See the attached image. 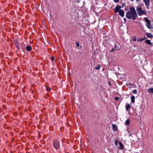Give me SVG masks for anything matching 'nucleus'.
<instances>
[{
	"label": "nucleus",
	"instance_id": "nucleus-32",
	"mask_svg": "<svg viewBox=\"0 0 153 153\" xmlns=\"http://www.w3.org/2000/svg\"><path fill=\"white\" fill-rule=\"evenodd\" d=\"M123 19L125 21V22H126V19L125 18H124Z\"/></svg>",
	"mask_w": 153,
	"mask_h": 153
},
{
	"label": "nucleus",
	"instance_id": "nucleus-20",
	"mask_svg": "<svg viewBox=\"0 0 153 153\" xmlns=\"http://www.w3.org/2000/svg\"><path fill=\"white\" fill-rule=\"evenodd\" d=\"M115 145L117 146V145H119V141L117 140H115Z\"/></svg>",
	"mask_w": 153,
	"mask_h": 153
},
{
	"label": "nucleus",
	"instance_id": "nucleus-24",
	"mask_svg": "<svg viewBox=\"0 0 153 153\" xmlns=\"http://www.w3.org/2000/svg\"><path fill=\"white\" fill-rule=\"evenodd\" d=\"M137 91L136 90H134L133 91V93L134 94H135L137 93Z\"/></svg>",
	"mask_w": 153,
	"mask_h": 153
},
{
	"label": "nucleus",
	"instance_id": "nucleus-22",
	"mask_svg": "<svg viewBox=\"0 0 153 153\" xmlns=\"http://www.w3.org/2000/svg\"><path fill=\"white\" fill-rule=\"evenodd\" d=\"M132 40L134 41H135L137 40V37H134L132 39Z\"/></svg>",
	"mask_w": 153,
	"mask_h": 153
},
{
	"label": "nucleus",
	"instance_id": "nucleus-27",
	"mask_svg": "<svg viewBox=\"0 0 153 153\" xmlns=\"http://www.w3.org/2000/svg\"><path fill=\"white\" fill-rule=\"evenodd\" d=\"M114 50H115V49H114V48H112V49H111V50H110V51L111 52H113V51H114Z\"/></svg>",
	"mask_w": 153,
	"mask_h": 153
},
{
	"label": "nucleus",
	"instance_id": "nucleus-18",
	"mask_svg": "<svg viewBox=\"0 0 153 153\" xmlns=\"http://www.w3.org/2000/svg\"><path fill=\"white\" fill-rule=\"evenodd\" d=\"M149 91L151 93H153V88H151L149 90Z\"/></svg>",
	"mask_w": 153,
	"mask_h": 153
},
{
	"label": "nucleus",
	"instance_id": "nucleus-34",
	"mask_svg": "<svg viewBox=\"0 0 153 153\" xmlns=\"http://www.w3.org/2000/svg\"><path fill=\"white\" fill-rule=\"evenodd\" d=\"M129 85H131H131L130 84H129Z\"/></svg>",
	"mask_w": 153,
	"mask_h": 153
},
{
	"label": "nucleus",
	"instance_id": "nucleus-28",
	"mask_svg": "<svg viewBox=\"0 0 153 153\" xmlns=\"http://www.w3.org/2000/svg\"><path fill=\"white\" fill-rule=\"evenodd\" d=\"M146 26L149 29H151V27L149 25H146Z\"/></svg>",
	"mask_w": 153,
	"mask_h": 153
},
{
	"label": "nucleus",
	"instance_id": "nucleus-29",
	"mask_svg": "<svg viewBox=\"0 0 153 153\" xmlns=\"http://www.w3.org/2000/svg\"><path fill=\"white\" fill-rule=\"evenodd\" d=\"M143 40V39H138V40H137V41H140V42H141Z\"/></svg>",
	"mask_w": 153,
	"mask_h": 153
},
{
	"label": "nucleus",
	"instance_id": "nucleus-9",
	"mask_svg": "<svg viewBox=\"0 0 153 153\" xmlns=\"http://www.w3.org/2000/svg\"><path fill=\"white\" fill-rule=\"evenodd\" d=\"M145 21L146 22V23L148 24L149 25H150V21L147 18H145L144 19Z\"/></svg>",
	"mask_w": 153,
	"mask_h": 153
},
{
	"label": "nucleus",
	"instance_id": "nucleus-4",
	"mask_svg": "<svg viewBox=\"0 0 153 153\" xmlns=\"http://www.w3.org/2000/svg\"><path fill=\"white\" fill-rule=\"evenodd\" d=\"M118 12L119 13V15L121 17H123L124 16V12L123 10H120Z\"/></svg>",
	"mask_w": 153,
	"mask_h": 153
},
{
	"label": "nucleus",
	"instance_id": "nucleus-1",
	"mask_svg": "<svg viewBox=\"0 0 153 153\" xmlns=\"http://www.w3.org/2000/svg\"><path fill=\"white\" fill-rule=\"evenodd\" d=\"M126 16L128 19H132L134 20L138 16L135 8L132 7H130L129 10L127 12Z\"/></svg>",
	"mask_w": 153,
	"mask_h": 153
},
{
	"label": "nucleus",
	"instance_id": "nucleus-30",
	"mask_svg": "<svg viewBox=\"0 0 153 153\" xmlns=\"http://www.w3.org/2000/svg\"><path fill=\"white\" fill-rule=\"evenodd\" d=\"M114 12L116 13L117 12H119V11H118L116 9H115V10L114 11Z\"/></svg>",
	"mask_w": 153,
	"mask_h": 153
},
{
	"label": "nucleus",
	"instance_id": "nucleus-26",
	"mask_svg": "<svg viewBox=\"0 0 153 153\" xmlns=\"http://www.w3.org/2000/svg\"><path fill=\"white\" fill-rule=\"evenodd\" d=\"M76 45H77V46L78 47H79V43H78V42H76Z\"/></svg>",
	"mask_w": 153,
	"mask_h": 153
},
{
	"label": "nucleus",
	"instance_id": "nucleus-36",
	"mask_svg": "<svg viewBox=\"0 0 153 153\" xmlns=\"http://www.w3.org/2000/svg\"><path fill=\"white\" fill-rule=\"evenodd\" d=\"M131 136V134H130L129 136Z\"/></svg>",
	"mask_w": 153,
	"mask_h": 153
},
{
	"label": "nucleus",
	"instance_id": "nucleus-19",
	"mask_svg": "<svg viewBox=\"0 0 153 153\" xmlns=\"http://www.w3.org/2000/svg\"><path fill=\"white\" fill-rule=\"evenodd\" d=\"M114 47V49L115 50H119L120 49V48L119 47H117V45H115Z\"/></svg>",
	"mask_w": 153,
	"mask_h": 153
},
{
	"label": "nucleus",
	"instance_id": "nucleus-7",
	"mask_svg": "<svg viewBox=\"0 0 153 153\" xmlns=\"http://www.w3.org/2000/svg\"><path fill=\"white\" fill-rule=\"evenodd\" d=\"M119 145L120 147H119V149L120 150H122L124 149V146L123 145L121 142H119Z\"/></svg>",
	"mask_w": 153,
	"mask_h": 153
},
{
	"label": "nucleus",
	"instance_id": "nucleus-17",
	"mask_svg": "<svg viewBox=\"0 0 153 153\" xmlns=\"http://www.w3.org/2000/svg\"><path fill=\"white\" fill-rule=\"evenodd\" d=\"M125 123L127 125H128L130 123V120L128 119L126 121Z\"/></svg>",
	"mask_w": 153,
	"mask_h": 153
},
{
	"label": "nucleus",
	"instance_id": "nucleus-12",
	"mask_svg": "<svg viewBox=\"0 0 153 153\" xmlns=\"http://www.w3.org/2000/svg\"><path fill=\"white\" fill-rule=\"evenodd\" d=\"M26 49L28 51H30L32 50L31 47L30 46H28L26 47Z\"/></svg>",
	"mask_w": 153,
	"mask_h": 153
},
{
	"label": "nucleus",
	"instance_id": "nucleus-5",
	"mask_svg": "<svg viewBox=\"0 0 153 153\" xmlns=\"http://www.w3.org/2000/svg\"><path fill=\"white\" fill-rule=\"evenodd\" d=\"M143 1L145 2L146 6L147 7H148L149 5L150 0H143Z\"/></svg>",
	"mask_w": 153,
	"mask_h": 153
},
{
	"label": "nucleus",
	"instance_id": "nucleus-21",
	"mask_svg": "<svg viewBox=\"0 0 153 153\" xmlns=\"http://www.w3.org/2000/svg\"><path fill=\"white\" fill-rule=\"evenodd\" d=\"M46 88L47 90L48 91H50L51 89L49 87H47V86H46Z\"/></svg>",
	"mask_w": 153,
	"mask_h": 153
},
{
	"label": "nucleus",
	"instance_id": "nucleus-25",
	"mask_svg": "<svg viewBox=\"0 0 153 153\" xmlns=\"http://www.w3.org/2000/svg\"><path fill=\"white\" fill-rule=\"evenodd\" d=\"M119 99V98L118 97H116L115 98V100H118Z\"/></svg>",
	"mask_w": 153,
	"mask_h": 153
},
{
	"label": "nucleus",
	"instance_id": "nucleus-3",
	"mask_svg": "<svg viewBox=\"0 0 153 153\" xmlns=\"http://www.w3.org/2000/svg\"><path fill=\"white\" fill-rule=\"evenodd\" d=\"M53 146L56 149H58L59 148L60 144L59 142L57 140H55L53 141Z\"/></svg>",
	"mask_w": 153,
	"mask_h": 153
},
{
	"label": "nucleus",
	"instance_id": "nucleus-13",
	"mask_svg": "<svg viewBox=\"0 0 153 153\" xmlns=\"http://www.w3.org/2000/svg\"><path fill=\"white\" fill-rule=\"evenodd\" d=\"M145 42L149 45H151L152 44V43L150 42V40H147L145 41Z\"/></svg>",
	"mask_w": 153,
	"mask_h": 153
},
{
	"label": "nucleus",
	"instance_id": "nucleus-6",
	"mask_svg": "<svg viewBox=\"0 0 153 153\" xmlns=\"http://www.w3.org/2000/svg\"><path fill=\"white\" fill-rule=\"evenodd\" d=\"M112 129L114 131H117L118 130L117 127L115 125L112 124Z\"/></svg>",
	"mask_w": 153,
	"mask_h": 153
},
{
	"label": "nucleus",
	"instance_id": "nucleus-23",
	"mask_svg": "<svg viewBox=\"0 0 153 153\" xmlns=\"http://www.w3.org/2000/svg\"><path fill=\"white\" fill-rule=\"evenodd\" d=\"M54 59V56H52L51 57V60L52 61H53Z\"/></svg>",
	"mask_w": 153,
	"mask_h": 153
},
{
	"label": "nucleus",
	"instance_id": "nucleus-33",
	"mask_svg": "<svg viewBox=\"0 0 153 153\" xmlns=\"http://www.w3.org/2000/svg\"><path fill=\"white\" fill-rule=\"evenodd\" d=\"M140 0H136V1H137V2H138L139 1H140Z\"/></svg>",
	"mask_w": 153,
	"mask_h": 153
},
{
	"label": "nucleus",
	"instance_id": "nucleus-14",
	"mask_svg": "<svg viewBox=\"0 0 153 153\" xmlns=\"http://www.w3.org/2000/svg\"><path fill=\"white\" fill-rule=\"evenodd\" d=\"M131 105L130 104H126V109L127 111H128L129 109L130 108Z\"/></svg>",
	"mask_w": 153,
	"mask_h": 153
},
{
	"label": "nucleus",
	"instance_id": "nucleus-10",
	"mask_svg": "<svg viewBox=\"0 0 153 153\" xmlns=\"http://www.w3.org/2000/svg\"><path fill=\"white\" fill-rule=\"evenodd\" d=\"M19 43L18 41L17 40H15V45L17 48H19Z\"/></svg>",
	"mask_w": 153,
	"mask_h": 153
},
{
	"label": "nucleus",
	"instance_id": "nucleus-15",
	"mask_svg": "<svg viewBox=\"0 0 153 153\" xmlns=\"http://www.w3.org/2000/svg\"><path fill=\"white\" fill-rule=\"evenodd\" d=\"M131 101L132 103L134 102L135 97L134 96H131Z\"/></svg>",
	"mask_w": 153,
	"mask_h": 153
},
{
	"label": "nucleus",
	"instance_id": "nucleus-35",
	"mask_svg": "<svg viewBox=\"0 0 153 153\" xmlns=\"http://www.w3.org/2000/svg\"><path fill=\"white\" fill-rule=\"evenodd\" d=\"M109 84L110 85H111V84L109 82Z\"/></svg>",
	"mask_w": 153,
	"mask_h": 153
},
{
	"label": "nucleus",
	"instance_id": "nucleus-31",
	"mask_svg": "<svg viewBox=\"0 0 153 153\" xmlns=\"http://www.w3.org/2000/svg\"><path fill=\"white\" fill-rule=\"evenodd\" d=\"M119 0H114V1L115 2H119Z\"/></svg>",
	"mask_w": 153,
	"mask_h": 153
},
{
	"label": "nucleus",
	"instance_id": "nucleus-11",
	"mask_svg": "<svg viewBox=\"0 0 153 153\" xmlns=\"http://www.w3.org/2000/svg\"><path fill=\"white\" fill-rule=\"evenodd\" d=\"M121 8V6L119 5H118L115 7V9L117 10L118 11H119L121 9H120Z\"/></svg>",
	"mask_w": 153,
	"mask_h": 153
},
{
	"label": "nucleus",
	"instance_id": "nucleus-37",
	"mask_svg": "<svg viewBox=\"0 0 153 153\" xmlns=\"http://www.w3.org/2000/svg\"><path fill=\"white\" fill-rule=\"evenodd\" d=\"M132 1H133L134 0H131Z\"/></svg>",
	"mask_w": 153,
	"mask_h": 153
},
{
	"label": "nucleus",
	"instance_id": "nucleus-8",
	"mask_svg": "<svg viewBox=\"0 0 153 153\" xmlns=\"http://www.w3.org/2000/svg\"><path fill=\"white\" fill-rule=\"evenodd\" d=\"M146 35L148 38H152L153 37V36L150 33H146Z\"/></svg>",
	"mask_w": 153,
	"mask_h": 153
},
{
	"label": "nucleus",
	"instance_id": "nucleus-16",
	"mask_svg": "<svg viewBox=\"0 0 153 153\" xmlns=\"http://www.w3.org/2000/svg\"><path fill=\"white\" fill-rule=\"evenodd\" d=\"M100 65H98L95 68V69L97 70H99L100 69Z\"/></svg>",
	"mask_w": 153,
	"mask_h": 153
},
{
	"label": "nucleus",
	"instance_id": "nucleus-2",
	"mask_svg": "<svg viewBox=\"0 0 153 153\" xmlns=\"http://www.w3.org/2000/svg\"><path fill=\"white\" fill-rule=\"evenodd\" d=\"M136 10L137 12L138 15L140 16H141L142 14L145 15L146 13V11L142 10L140 7H136Z\"/></svg>",
	"mask_w": 153,
	"mask_h": 153
}]
</instances>
